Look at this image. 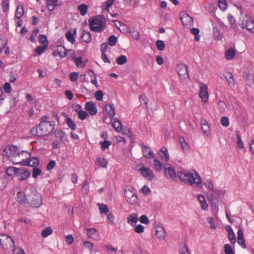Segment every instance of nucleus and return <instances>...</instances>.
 Returning a JSON list of instances; mask_svg holds the SVG:
<instances>
[{
	"instance_id": "2f4dec72",
	"label": "nucleus",
	"mask_w": 254,
	"mask_h": 254,
	"mask_svg": "<svg viewBox=\"0 0 254 254\" xmlns=\"http://www.w3.org/2000/svg\"><path fill=\"white\" fill-rule=\"evenodd\" d=\"M112 126L113 128L118 132L121 131L122 129V123L117 119H114V122L113 123Z\"/></svg>"
},
{
	"instance_id": "c9c22d12",
	"label": "nucleus",
	"mask_w": 254,
	"mask_h": 254,
	"mask_svg": "<svg viewBox=\"0 0 254 254\" xmlns=\"http://www.w3.org/2000/svg\"><path fill=\"white\" fill-rule=\"evenodd\" d=\"M65 37L67 40L71 44L75 42L74 35L71 33L70 30L68 31L65 34Z\"/></svg>"
},
{
	"instance_id": "e2e57ef3",
	"label": "nucleus",
	"mask_w": 254,
	"mask_h": 254,
	"mask_svg": "<svg viewBox=\"0 0 254 254\" xmlns=\"http://www.w3.org/2000/svg\"><path fill=\"white\" fill-rule=\"evenodd\" d=\"M104 94L101 90H98L95 94V97L97 100L101 101L103 100Z\"/></svg>"
},
{
	"instance_id": "9b49d317",
	"label": "nucleus",
	"mask_w": 254,
	"mask_h": 254,
	"mask_svg": "<svg viewBox=\"0 0 254 254\" xmlns=\"http://www.w3.org/2000/svg\"><path fill=\"white\" fill-rule=\"evenodd\" d=\"M237 242L239 245L243 249L246 248L245 240L244 237L243 230L241 228H239L237 232Z\"/></svg>"
},
{
	"instance_id": "5fc2aeb1",
	"label": "nucleus",
	"mask_w": 254,
	"mask_h": 254,
	"mask_svg": "<svg viewBox=\"0 0 254 254\" xmlns=\"http://www.w3.org/2000/svg\"><path fill=\"white\" fill-rule=\"evenodd\" d=\"M39 42L44 46H48L49 42L47 40V37L45 35H40L39 38Z\"/></svg>"
},
{
	"instance_id": "0eeeda50",
	"label": "nucleus",
	"mask_w": 254,
	"mask_h": 254,
	"mask_svg": "<svg viewBox=\"0 0 254 254\" xmlns=\"http://www.w3.org/2000/svg\"><path fill=\"white\" fill-rule=\"evenodd\" d=\"M89 25L91 30L96 32H101L105 29L103 21L99 18L93 19L90 21Z\"/></svg>"
},
{
	"instance_id": "338daca9",
	"label": "nucleus",
	"mask_w": 254,
	"mask_h": 254,
	"mask_svg": "<svg viewBox=\"0 0 254 254\" xmlns=\"http://www.w3.org/2000/svg\"><path fill=\"white\" fill-rule=\"evenodd\" d=\"M144 227L143 225L138 224L134 228V231L137 233H142L144 232Z\"/></svg>"
},
{
	"instance_id": "680f3d73",
	"label": "nucleus",
	"mask_w": 254,
	"mask_h": 254,
	"mask_svg": "<svg viewBox=\"0 0 254 254\" xmlns=\"http://www.w3.org/2000/svg\"><path fill=\"white\" fill-rule=\"evenodd\" d=\"M78 77V73L76 72H73L69 74V79L72 82H75Z\"/></svg>"
},
{
	"instance_id": "09e8293b",
	"label": "nucleus",
	"mask_w": 254,
	"mask_h": 254,
	"mask_svg": "<svg viewBox=\"0 0 254 254\" xmlns=\"http://www.w3.org/2000/svg\"><path fill=\"white\" fill-rule=\"evenodd\" d=\"M117 42V37L114 35H111L109 37L108 39V43L110 46H114L115 45Z\"/></svg>"
},
{
	"instance_id": "1a4fd4ad",
	"label": "nucleus",
	"mask_w": 254,
	"mask_h": 254,
	"mask_svg": "<svg viewBox=\"0 0 254 254\" xmlns=\"http://www.w3.org/2000/svg\"><path fill=\"white\" fill-rule=\"evenodd\" d=\"M141 174L147 180L152 181L154 178L153 171L148 168L143 166L139 169Z\"/></svg>"
},
{
	"instance_id": "052dcab7",
	"label": "nucleus",
	"mask_w": 254,
	"mask_h": 254,
	"mask_svg": "<svg viewBox=\"0 0 254 254\" xmlns=\"http://www.w3.org/2000/svg\"><path fill=\"white\" fill-rule=\"evenodd\" d=\"M30 161H29L28 159L26 160H25L24 159H22V160L20 162H15L13 161V164H21L23 166H30Z\"/></svg>"
},
{
	"instance_id": "2eb2a0df",
	"label": "nucleus",
	"mask_w": 254,
	"mask_h": 254,
	"mask_svg": "<svg viewBox=\"0 0 254 254\" xmlns=\"http://www.w3.org/2000/svg\"><path fill=\"white\" fill-rule=\"evenodd\" d=\"M62 115L66 118L65 123L68 127L70 128L72 130H75L76 129V126L71 118L68 117L64 113H62Z\"/></svg>"
},
{
	"instance_id": "13d9d810",
	"label": "nucleus",
	"mask_w": 254,
	"mask_h": 254,
	"mask_svg": "<svg viewBox=\"0 0 254 254\" xmlns=\"http://www.w3.org/2000/svg\"><path fill=\"white\" fill-rule=\"evenodd\" d=\"M87 116V113L83 110H80L78 113V117L82 121L84 120Z\"/></svg>"
},
{
	"instance_id": "864d4df0",
	"label": "nucleus",
	"mask_w": 254,
	"mask_h": 254,
	"mask_svg": "<svg viewBox=\"0 0 254 254\" xmlns=\"http://www.w3.org/2000/svg\"><path fill=\"white\" fill-rule=\"evenodd\" d=\"M224 252L225 254H234V252L232 250L230 244H226L224 246Z\"/></svg>"
},
{
	"instance_id": "5701e85b",
	"label": "nucleus",
	"mask_w": 254,
	"mask_h": 254,
	"mask_svg": "<svg viewBox=\"0 0 254 254\" xmlns=\"http://www.w3.org/2000/svg\"><path fill=\"white\" fill-rule=\"evenodd\" d=\"M224 76L228 83L229 86L230 87H234L235 85V81L232 73L230 72H226L224 75Z\"/></svg>"
},
{
	"instance_id": "79ce46f5",
	"label": "nucleus",
	"mask_w": 254,
	"mask_h": 254,
	"mask_svg": "<svg viewBox=\"0 0 254 254\" xmlns=\"http://www.w3.org/2000/svg\"><path fill=\"white\" fill-rule=\"evenodd\" d=\"M154 164L155 168L156 171H159L162 169V168H163L162 163L158 159L155 158L154 159Z\"/></svg>"
},
{
	"instance_id": "7ed1b4c3",
	"label": "nucleus",
	"mask_w": 254,
	"mask_h": 254,
	"mask_svg": "<svg viewBox=\"0 0 254 254\" xmlns=\"http://www.w3.org/2000/svg\"><path fill=\"white\" fill-rule=\"evenodd\" d=\"M3 152L12 162L13 161H14L13 158H15L17 156L20 157V156L24 155L30 156V154H29L27 151H19L17 147L14 145H7L3 150Z\"/></svg>"
},
{
	"instance_id": "f704fd0d",
	"label": "nucleus",
	"mask_w": 254,
	"mask_h": 254,
	"mask_svg": "<svg viewBox=\"0 0 254 254\" xmlns=\"http://www.w3.org/2000/svg\"><path fill=\"white\" fill-rule=\"evenodd\" d=\"M19 175H20L19 180L20 181H24L30 176L31 172L29 170H26L21 173L19 172Z\"/></svg>"
},
{
	"instance_id": "58836bf2",
	"label": "nucleus",
	"mask_w": 254,
	"mask_h": 254,
	"mask_svg": "<svg viewBox=\"0 0 254 254\" xmlns=\"http://www.w3.org/2000/svg\"><path fill=\"white\" fill-rule=\"evenodd\" d=\"M96 163L98 164V165L103 168H106L108 164V161L107 159L101 157H99L97 159Z\"/></svg>"
},
{
	"instance_id": "a19ab883",
	"label": "nucleus",
	"mask_w": 254,
	"mask_h": 254,
	"mask_svg": "<svg viewBox=\"0 0 254 254\" xmlns=\"http://www.w3.org/2000/svg\"><path fill=\"white\" fill-rule=\"evenodd\" d=\"M236 136H237V139L238 147L240 148L244 149V152H246V148H245V147L243 145V141L241 139V135L238 132H237Z\"/></svg>"
},
{
	"instance_id": "f3484780",
	"label": "nucleus",
	"mask_w": 254,
	"mask_h": 254,
	"mask_svg": "<svg viewBox=\"0 0 254 254\" xmlns=\"http://www.w3.org/2000/svg\"><path fill=\"white\" fill-rule=\"evenodd\" d=\"M178 73L180 76L187 75L189 76L188 66L184 64H181L177 65Z\"/></svg>"
},
{
	"instance_id": "f257e3e1",
	"label": "nucleus",
	"mask_w": 254,
	"mask_h": 254,
	"mask_svg": "<svg viewBox=\"0 0 254 254\" xmlns=\"http://www.w3.org/2000/svg\"><path fill=\"white\" fill-rule=\"evenodd\" d=\"M49 117L44 116L41 119L40 123L36 127H33L30 132L33 135L44 136L50 134L54 129V121L49 122Z\"/></svg>"
},
{
	"instance_id": "393cba45",
	"label": "nucleus",
	"mask_w": 254,
	"mask_h": 254,
	"mask_svg": "<svg viewBox=\"0 0 254 254\" xmlns=\"http://www.w3.org/2000/svg\"><path fill=\"white\" fill-rule=\"evenodd\" d=\"M181 20L183 25H187L193 22V19L190 17L188 14L184 13L183 15L180 18Z\"/></svg>"
},
{
	"instance_id": "4c0bfd02",
	"label": "nucleus",
	"mask_w": 254,
	"mask_h": 254,
	"mask_svg": "<svg viewBox=\"0 0 254 254\" xmlns=\"http://www.w3.org/2000/svg\"><path fill=\"white\" fill-rule=\"evenodd\" d=\"M129 32L134 39L136 40L139 39L140 37V34L136 29L132 28V29H129Z\"/></svg>"
},
{
	"instance_id": "a878e982",
	"label": "nucleus",
	"mask_w": 254,
	"mask_h": 254,
	"mask_svg": "<svg viewBox=\"0 0 254 254\" xmlns=\"http://www.w3.org/2000/svg\"><path fill=\"white\" fill-rule=\"evenodd\" d=\"M80 37L86 43H89L92 39L91 34L89 32L86 30H83Z\"/></svg>"
},
{
	"instance_id": "a211bd4d",
	"label": "nucleus",
	"mask_w": 254,
	"mask_h": 254,
	"mask_svg": "<svg viewBox=\"0 0 254 254\" xmlns=\"http://www.w3.org/2000/svg\"><path fill=\"white\" fill-rule=\"evenodd\" d=\"M142 150L143 152V155L146 158L149 159L154 157V153L150 147L143 145L142 147Z\"/></svg>"
},
{
	"instance_id": "4d7b16f0",
	"label": "nucleus",
	"mask_w": 254,
	"mask_h": 254,
	"mask_svg": "<svg viewBox=\"0 0 254 254\" xmlns=\"http://www.w3.org/2000/svg\"><path fill=\"white\" fill-rule=\"evenodd\" d=\"M111 141L107 140H104V141L100 142L101 148L103 150H104L108 148L111 145Z\"/></svg>"
},
{
	"instance_id": "b1692460",
	"label": "nucleus",
	"mask_w": 254,
	"mask_h": 254,
	"mask_svg": "<svg viewBox=\"0 0 254 254\" xmlns=\"http://www.w3.org/2000/svg\"><path fill=\"white\" fill-rule=\"evenodd\" d=\"M86 234L88 238L94 239L99 235V233L95 228L86 229Z\"/></svg>"
},
{
	"instance_id": "dca6fc26",
	"label": "nucleus",
	"mask_w": 254,
	"mask_h": 254,
	"mask_svg": "<svg viewBox=\"0 0 254 254\" xmlns=\"http://www.w3.org/2000/svg\"><path fill=\"white\" fill-rule=\"evenodd\" d=\"M139 218L136 213H133L129 215L127 217V221L132 226H134L138 221Z\"/></svg>"
},
{
	"instance_id": "9d476101",
	"label": "nucleus",
	"mask_w": 254,
	"mask_h": 254,
	"mask_svg": "<svg viewBox=\"0 0 254 254\" xmlns=\"http://www.w3.org/2000/svg\"><path fill=\"white\" fill-rule=\"evenodd\" d=\"M207 86L205 84H201L200 87L199 96L202 100L206 102L208 100V94L207 92Z\"/></svg>"
},
{
	"instance_id": "49530a36",
	"label": "nucleus",
	"mask_w": 254,
	"mask_h": 254,
	"mask_svg": "<svg viewBox=\"0 0 254 254\" xmlns=\"http://www.w3.org/2000/svg\"><path fill=\"white\" fill-rule=\"evenodd\" d=\"M227 2L226 0H219L218 6L223 11L225 10L227 8Z\"/></svg>"
},
{
	"instance_id": "69168bd1",
	"label": "nucleus",
	"mask_w": 254,
	"mask_h": 254,
	"mask_svg": "<svg viewBox=\"0 0 254 254\" xmlns=\"http://www.w3.org/2000/svg\"><path fill=\"white\" fill-rule=\"evenodd\" d=\"M56 137L58 138H63L64 135V132L62 129H57L54 131Z\"/></svg>"
},
{
	"instance_id": "7c9ffc66",
	"label": "nucleus",
	"mask_w": 254,
	"mask_h": 254,
	"mask_svg": "<svg viewBox=\"0 0 254 254\" xmlns=\"http://www.w3.org/2000/svg\"><path fill=\"white\" fill-rule=\"evenodd\" d=\"M198 200L201 204V207L202 210H206L208 209V206L206 203L205 198L202 195L198 196Z\"/></svg>"
},
{
	"instance_id": "473e14b6",
	"label": "nucleus",
	"mask_w": 254,
	"mask_h": 254,
	"mask_svg": "<svg viewBox=\"0 0 254 254\" xmlns=\"http://www.w3.org/2000/svg\"><path fill=\"white\" fill-rule=\"evenodd\" d=\"M24 14V9L23 6L22 4H19L16 8L15 17L19 19Z\"/></svg>"
},
{
	"instance_id": "20e7f679",
	"label": "nucleus",
	"mask_w": 254,
	"mask_h": 254,
	"mask_svg": "<svg viewBox=\"0 0 254 254\" xmlns=\"http://www.w3.org/2000/svg\"><path fill=\"white\" fill-rule=\"evenodd\" d=\"M0 245L6 252H13L15 249L13 240L5 234H0Z\"/></svg>"
},
{
	"instance_id": "4be33fe9",
	"label": "nucleus",
	"mask_w": 254,
	"mask_h": 254,
	"mask_svg": "<svg viewBox=\"0 0 254 254\" xmlns=\"http://www.w3.org/2000/svg\"><path fill=\"white\" fill-rule=\"evenodd\" d=\"M17 201L20 204H25L27 198L23 192L18 191L16 196Z\"/></svg>"
},
{
	"instance_id": "f03ea898",
	"label": "nucleus",
	"mask_w": 254,
	"mask_h": 254,
	"mask_svg": "<svg viewBox=\"0 0 254 254\" xmlns=\"http://www.w3.org/2000/svg\"><path fill=\"white\" fill-rule=\"evenodd\" d=\"M178 177L181 181L189 185L195 184L198 187H202L201 178L196 172L181 171L178 173Z\"/></svg>"
},
{
	"instance_id": "6ab92c4d",
	"label": "nucleus",
	"mask_w": 254,
	"mask_h": 254,
	"mask_svg": "<svg viewBox=\"0 0 254 254\" xmlns=\"http://www.w3.org/2000/svg\"><path fill=\"white\" fill-rule=\"evenodd\" d=\"M20 171V169L19 168H16L13 166H10L7 168L5 172L7 175L12 177L14 175L19 176Z\"/></svg>"
},
{
	"instance_id": "4468645a",
	"label": "nucleus",
	"mask_w": 254,
	"mask_h": 254,
	"mask_svg": "<svg viewBox=\"0 0 254 254\" xmlns=\"http://www.w3.org/2000/svg\"><path fill=\"white\" fill-rule=\"evenodd\" d=\"M225 229L228 232V237L230 242L232 244H235L236 242V236L231 226L226 225Z\"/></svg>"
},
{
	"instance_id": "0e129e2a",
	"label": "nucleus",
	"mask_w": 254,
	"mask_h": 254,
	"mask_svg": "<svg viewBox=\"0 0 254 254\" xmlns=\"http://www.w3.org/2000/svg\"><path fill=\"white\" fill-rule=\"evenodd\" d=\"M84 246L87 249H89L90 250V252L92 253L93 251V244L88 241H85L83 243Z\"/></svg>"
},
{
	"instance_id": "72a5a7b5",
	"label": "nucleus",
	"mask_w": 254,
	"mask_h": 254,
	"mask_svg": "<svg viewBox=\"0 0 254 254\" xmlns=\"http://www.w3.org/2000/svg\"><path fill=\"white\" fill-rule=\"evenodd\" d=\"M201 129L206 135H208L210 134V127L206 121H203V122H201Z\"/></svg>"
},
{
	"instance_id": "bb28decb",
	"label": "nucleus",
	"mask_w": 254,
	"mask_h": 254,
	"mask_svg": "<svg viewBox=\"0 0 254 254\" xmlns=\"http://www.w3.org/2000/svg\"><path fill=\"white\" fill-rule=\"evenodd\" d=\"M59 0H47V5L48 10L52 11L54 10L55 7L58 5V1Z\"/></svg>"
},
{
	"instance_id": "412c9836",
	"label": "nucleus",
	"mask_w": 254,
	"mask_h": 254,
	"mask_svg": "<svg viewBox=\"0 0 254 254\" xmlns=\"http://www.w3.org/2000/svg\"><path fill=\"white\" fill-rule=\"evenodd\" d=\"M159 155L161 156L162 161L168 162L169 159V154L167 149L165 147H162L159 150Z\"/></svg>"
},
{
	"instance_id": "603ef678",
	"label": "nucleus",
	"mask_w": 254,
	"mask_h": 254,
	"mask_svg": "<svg viewBox=\"0 0 254 254\" xmlns=\"http://www.w3.org/2000/svg\"><path fill=\"white\" fill-rule=\"evenodd\" d=\"M29 161H30V166L31 167H35L39 165V160L36 157H33L31 159L28 158Z\"/></svg>"
},
{
	"instance_id": "bf43d9fd",
	"label": "nucleus",
	"mask_w": 254,
	"mask_h": 254,
	"mask_svg": "<svg viewBox=\"0 0 254 254\" xmlns=\"http://www.w3.org/2000/svg\"><path fill=\"white\" fill-rule=\"evenodd\" d=\"M220 123L223 126L227 127L229 125L228 118L227 117H222L220 120Z\"/></svg>"
},
{
	"instance_id": "c03bdc74",
	"label": "nucleus",
	"mask_w": 254,
	"mask_h": 254,
	"mask_svg": "<svg viewBox=\"0 0 254 254\" xmlns=\"http://www.w3.org/2000/svg\"><path fill=\"white\" fill-rule=\"evenodd\" d=\"M78 10L80 14L82 16L85 15L87 12V6L84 4H82L78 6Z\"/></svg>"
},
{
	"instance_id": "8fccbe9b",
	"label": "nucleus",
	"mask_w": 254,
	"mask_h": 254,
	"mask_svg": "<svg viewBox=\"0 0 254 254\" xmlns=\"http://www.w3.org/2000/svg\"><path fill=\"white\" fill-rule=\"evenodd\" d=\"M156 46L159 51H163L165 48V43L163 41L158 40L156 42Z\"/></svg>"
},
{
	"instance_id": "f8f14e48",
	"label": "nucleus",
	"mask_w": 254,
	"mask_h": 254,
	"mask_svg": "<svg viewBox=\"0 0 254 254\" xmlns=\"http://www.w3.org/2000/svg\"><path fill=\"white\" fill-rule=\"evenodd\" d=\"M85 108L91 115H95L97 113V109L96 107V105L93 102H86Z\"/></svg>"
},
{
	"instance_id": "e433bc0d",
	"label": "nucleus",
	"mask_w": 254,
	"mask_h": 254,
	"mask_svg": "<svg viewBox=\"0 0 254 254\" xmlns=\"http://www.w3.org/2000/svg\"><path fill=\"white\" fill-rule=\"evenodd\" d=\"M179 142L184 151H188L189 150L190 147L183 137L179 138Z\"/></svg>"
},
{
	"instance_id": "ea45409f",
	"label": "nucleus",
	"mask_w": 254,
	"mask_h": 254,
	"mask_svg": "<svg viewBox=\"0 0 254 254\" xmlns=\"http://www.w3.org/2000/svg\"><path fill=\"white\" fill-rule=\"evenodd\" d=\"M190 32L191 34L195 36L194 40L196 41H198L200 39V36L199 35V30L196 28H192L190 29Z\"/></svg>"
},
{
	"instance_id": "6e6552de",
	"label": "nucleus",
	"mask_w": 254,
	"mask_h": 254,
	"mask_svg": "<svg viewBox=\"0 0 254 254\" xmlns=\"http://www.w3.org/2000/svg\"><path fill=\"white\" fill-rule=\"evenodd\" d=\"M240 26L243 29L246 28L252 33H254V19L253 17H249L240 24Z\"/></svg>"
},
{
	"instance_id": "c756f323",
	"label": "nucleus",
	"mask_w": 254,
	"mask_h": 254,
	"mask_svg": "<svg viewBox=\"0 0 254 254\" xmlns=\"http://www.w3.org/2000/svg\"><path fill=\"white\" fill-rule=\"evenodd\" d=\"M105 110L108 114L111 117L113 118L115 114V108L113 104H108L106 105Z\"/></svg>"
},
{
	"instance_id": "423d86ee",
	"label": "nucleus",
	"mask_w": 254,
	"mask_h": 254,
	"mask_svg": "<svg viewBox=\"0 0 254 254\" xmlns=\"http://www.w3.org/2000/svg\"><path fill=\"white\" fill-rule=\"evenodd\" d=\"M125 196L127 202L130 205L138 204V196L135 190L133 188L131 187L125 189Z\"/></svg>"
},
{
	"instance_id": "3c124183",
	"label": "nucleus",
	"mask_w": 254,
	"mask_h": 254,
	"mask_svg": "<svg viewBox=\"0 0 254 254\" xmlns=\"http://www.w3.org/2000/svg\"><path fill=\"white\" fill-rule=\"evenodd\" d=\"M48 46H39L35 49V52L38 55H41L46 50Z\"/></svg>"
},
{
	"instance_id": "de8ad7c7",
	"label": "nucleus",
	"mask_w": 254,
	"mask_h": 254,
	"mask_svg": "<svg viewBox=\"0 0 254 254\" xmlns=\"http://www.w3.org/2000/svg\"><path fill=\"white\" fill-rule=\"evenodd\" d=\"M42 171L38 167H34L32 171V177L36 179L39 176H40L41 174Z\"/></svg>"
},
{
	"instance_id": "37998d69",
	"label": "nucleus",
	"mask_w": 254,
	"mask_h": 254,
	"mask_svg": "<svg viewBox=\"0 0 254 254\" xmlns=\"http://www.w3.org/2000/svg\"><path fill=\"white\" fill-rule=\"evenodd\" d=\"M53 233V229L51 227H49L44 229L42 231L41 235L43 237L45 238L49 235H51Z\"/></svg>"
},
{
	"instance_id": "774afa93",
	"label": "nucleus",
	"mask_w": 254,
	"mask_h": 254,
	"mask_svg": "<svg viewBox=\"0 0 254 254\" xmlns=\"http://www.w3.org/2000/svg\"><path fill=\"white\" fill-rule=\"evenodd\" d=\"M180 254H190L188 246L185 244L180 251Z\"/></svg>"
},
{
	"instance_id": "c85d7f7f",
	"label": "nucleus",
	"mask_w": 254,
	"mask_h": 254,
	"mask_svg": "<svg viewBox=\"0 0 254 254\" xmlns=\"http://www.w3.org/2000/svg\"><path fill=\"white\" fill-rule=\"evenodd\" d=\"M235 54V50L233 48H230L225 53V58L228 60H232L234 58Z\"/></svg>"
},
{
	"instance_id": "cd10ccee",
	"label": "nucleus",
	"mask_w": 254,
	"mask_h": 254,
	"mask_svg": "<svg viewBox=\"0 0 254 254\" xmlns=\"http://www.w3.org/2000/svg\"><path fill=\"white\" fill-rule=\"evenodd\" d=\"M165 172L167 176H169L172 179L176 178V173L173 167L165 168Z\"/></svg>"
},
{
	"instance_id": "ddd939ff",
	"label": "nucleus",
	"mask_w": 254,
	"mask_h": 254,
	"mask_svg": "<svg viewBox=\"0 0 254 254\" xmlns=\"http://www.w3.org/2000/svg\"><path fill=\"white\" fill-rule=\"evenodd\" d=\"M67 55L66 50L63 46L58 47L57 49L53 52V56L55 57L59 56L61 58H64L66 57Z\"/></svg>"
},
{
	"instance_id": "39448f33",
	"label": "nucleus",
	"mask_w": 254,
	"mask_h": 254,
	"mask_svg": "<svg viewBox=\"0 0 254 254\" xmlns=\"http://www.w3.org/2000/svg\"><path fill=\"white\" fill-rule=\"evenodd\" d=\"M27 202L31 207L38 208L42 204V195L38 192H31L28 195Z\"/></svg>"
},
{
	"instance_id": "a18cd8bd",
	"label": "nucleus",
	"mask_w": 254,
	"mask_h": 254,
	"mask_svg": "<svg viewBox=\"0 0 254 254\" xmlns=\"http://www.w3.org/2000/svg\"><path fill=\"white\" fill-rule=\"evenodd\" d=\"M127 62V58L125 55H121L116 59V62L119 65L125 64Z\"/></svg>"
},
{
	"instance_id": "aec40b11",
	"label": "nucleus",
	"mask_w": 254,
	"mask_h": 254,
	"mask_svg": "<svg viewBox=\"0 0 254 254\" xmlns=\"http://www.w3.org/2000/svg\"><path fill=\"white\" fill-rule=\"evenodd\" d=\"M156 236L160 240H163L166 237V232L163 227L158 226L155 230Z\"/></svg>"
},
{
	"instance_id": "6e6d98bb",
	"label": "nucleus",
	"mask_w": 254,
	"mask_h": 254,
	"mask_svg": "<svg viewBox=\"0 0 254 254\" xmlns=\"http://www.w3.org/2000/svg\"><path fill=\"white\" fill-rule=\"evenodd\" d=\"M99 210L101 213L105 214H107L109 212L108 206L104 204H101L99 205Z\"/></svg>"
}]
</instances>
